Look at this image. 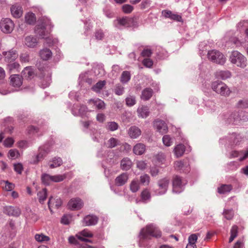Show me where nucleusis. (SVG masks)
<instances>
[{
  "instance_id": "obj_1",
  "label": "nucleus",
  "mask_w": 248,
  "mask_h": 248,
  "mask_svg": "<svg viewBox=\"0 0 248 248\" xmlns=\"http://www.w3.org/2000/svg\"><path fill=\"white\" fill-rule=\"evenodd\" d=\"M41 24H38L35 29V33L41 38H45L46 40V43L49 46L51 45V43L50 42L51 38L47 36L48 31L51 28V23L50 20L47 18H43L41 19Z\"/></svg>"
},
{
  "instance_id": "obj_2",
  "label": "nucleus",
  "mask_w": 248,
  "mask_h": 248,
  "mask_svg": "<svg viewBox=\"0 0 248 248\" xmlns=\"http://www.w3.org/2000/svg\"><path fill=\"white\" fill-rule=\"evenodd\" d=\"M161 232L157 227L153 224H150L145 228L141 230L139 237L140 239H146L148 238L149 236L158 237L161 236Z\"/></svg>"
},
{
  "instance_id": "obj_3",
  "label": "nucleus",
  "mask_w": 248,
  "mask_h": 248,
  "mask_svg": "<svg viewBox=\"0 0 248 248\" xmlns=\"http://www.w3.org/2000/svg\"><path fill=\"white\" fill-rule=\"evenodd\" d=\"M229 60L231 63L236 64L237 66L242 68L246 66V58L238 51H232L230 56Z\"/></svg>"
},
{
  "instance_id": "obj_4",
  "label": "nucleus",
  "mask_w": 248,
  "mask_h": 248,
  "mask_svg": "<svg viewBox=\"0 0 248 248\" xmlns=\"http://www.w3.org/2000/svg\"><path fill=\"white\" fill-rule=\"evenodd\" d=\"M14 23L10 18L3 19L0 23V28L2 32L9 33L12 31L14 28Z\"/></svg>"
},
{
  "instance_id": "obj_5",
  "label": "nucleus",
  "mask_w": 248,
  "mask_h": 248,
  "mask_svg": "<svg viewBox=\"0 0 248 248\" xmlns=\"http://www.w3.org/2000/svg\"><path fill=\"white\" fill-rule=\"evenodd\" d=\"M169 183L170 180L167 178H164L159 180L157 183L159 188L156 192L157 194L162 195L165 194L167 190Z\"/></svg>"
},
{
  "instance_id": "obj_6",
  "label": "nucleus",
  "mask_w": 248,
  "mask_h": 248,
  "mask_svg": "<svg viewBox=\"0 0 248 248\" xmlns=\"http://www.w3.org/2000/svg\"><path fill=\"white\" fill-rule=\"evenodd\" d=\"M154 126L158 132L162 134H165L168 131V126L163 121L155 120L154 122Z\"/></svg>"
},
{
  "instance_id": "obj_7",
  "label": "nucleus",
  "mask_w": 248,
  "mask_h": 248,
  "mask_svg": "<svg viewBox=\"0 0 248 248\" xmlns=\"http://www.w3.org/2000/svg\"><path fill=\"white\" fill-rule=\"evenodd\" d=\"M172 185V192L173 193H179L183 190V186L182 185V180L179 176H175L173 178Z\"/></svg>"
},
{
  "instance_id": "obj_8",
  "label": "nucleus",
  "mask_w": 248,
  "mask_h": 248,
  "mask_svg": "<svg viewBox=\"0 0 248 248\" xmlns=\"http://www.w3.org/2000/svg\"><path fill=\"white\" fill-rule=\"evenodd\" d=\"M72 112L75 116L83 117L87 112V108L84 105H75L72 109Z\"/></svg>"
},
{
  "instance_id": "obj_9",
  "label": "nucleus",
  "mask_w": 248,
  "mask_h": 248,
  "mask_svg": "<svg viewBox=\"0 0 248 248\" xmlns=\"http://www.w3.org/2000/svg\"><path fill=\"white\" fill-rule=\"evenodd\" d=\"M3 212L5 214L9 216L16 217L19 216L21 213L20 210L19 208L11 206L5 207L4 208Z\"/></svg>"
},
{
  "instance_id": "obj_10",
  "label": "nucleus",
  "mask_w": 248,
  "mask_h": 248,
  "mask_svg": "<svg viewBox=\"0 0 248 248\" xmlns=\"http://www.w3.org/2000/svg\"><path fill=\"white\" fill-rule=\"evenodd\" d=\"M83 202L79 198L71 199L68 202L69 208L72 210H77L81 208Z\"/></svg>"
},
{
  "instance_id": "obj_11",
  "label": "nucleus",
  "mask_w": 248,
  "mask_h": 248,
  "mask_svg": "<svg viewBox=\"0 0 248 248\" xmlns=\"http://www.w3.org/2000/svg\"><path fill=\"white\" fill-rule=\"evenodd\" d=\"M11 85L15 87H19L22 84L21 76L17 74H14L10 77Z\"/></svg>"
},
{
  "instance_id": "obj_12",
  "label": "nucleus",
  "mask_w": 248,
  "mask_h": 248,
  "mask_svg": "<svg viewBox=\"0 0 248 248\" xmlns=\"http://www.w3.org/2000/svg\"><path fill=\"white\" fill-rule=\"evenodd\" d=\"M50 151L48 146H44L40 148L39 153L36 156V160L34 161V163H37L41 159H43Z\"/></svg>"
},
{
  "instance_id": "obj_13",
  "label": "nucleus",
  "mask_w": 248,
  "mask_h": 248,
  "mask_svg": "<svg viewBox=\"0 0 248 248\" xmlns=\"http://www.w3.org/2000/svg\"><path fill=\"white\" fill-rule=\"evenodd\" d=\"M3 54L5 57V60L8 62H13L18 57V54L16 51L14 50H11L7 52H4Z\"/></svg>"
},
{
  "instance_id": "obj_14",
  "label": "nucleus",
  "mask_w": 248,
  "mask_h": 248,
  "mask_svg": "<svg viewBox=\"0 0 248 248\" xmlns=\"http://www.w3.org/2000/svg\"><path fill=\"white\" fill-rule=\"evenodd\" d=\"M93 236V234L90 231L85 229L76 235V236L79 240L88 242H91V241L87 238H84V237H92Z\"/></svg>"
},
{
  "instance_id": "obj_15",
  "label": "nucleus",
  "mask_w": 248,
  "mask_h": 248,
  "mask_svg": "<svg viewBox=\"0 0 248 248\" xmlns=\"http://www.w3.org/2000/svg\"><path fill=\"white\" fill-rule=\"evenodd\" d=\"M118 23L122 26L131 27L135 25V21L133 18L127 17L117 19Z\"/></svg>"
},
{
  "instance_id": "obj_16",
  "label": "nucleus",
  "mask_w": 248,
  "mask_h": 248,
  "mask_svg": "<svg viewBox=\"0 0 248 248\" xmlns=\"http://www.w3.org/2000/svg\"><path fill=\"white\" fill-rule=\"evenodd\" d=\"M128 134L131 139H137L141 135V131L137 126H132L129 128Z\"/></svg>"
},
{
  "instance_id": "obj_17",
  "label": "nucleus",
  "mask_w": 248,
  "mask_h": 248,
  "mask_svg": "<svg viewBox=\"0 0 248 248\" xmlns=\"http://www.w3.org/2000/svg\"><path fill=\"white\" fill-rule=\"evenodd\" d=\"M98 218L94 216H87L84 218L83 223L85 226H91L96 224Z\"/></svg>"
},
{
  "instance_id": "obj_18",
  "label": "nucleus",
  "mask_w": 248,
  "mask_h": 248,
  "mask_svg": "<svg viewBox=\"0 0 248 248\" xmlns=\"http://www.w3.org/2000/svg\"><path fill=\"white\" fill-rule=\"evenodd\" d=\"M128 177L126 173H123L117 176L115 180V184L118 186H122L124 185L128 180Z\"/></svg>"
},
{
  "instance_id": "obj_19",
  "label": "nucleus",
  "mask_w": 248,
  "mask_h": 248,
  "mask_svg": "<svg viewBox=\"0 0 248 248\" xmlns=\"http://www.w3.org/2000/svg\"><path fill=\"white\" fill-rule=\"evenodd\" d=\"M62 201L60 198L54 199L53 197H50L48 202V205L50 211H52V207H55L58 208L62 204Z\"/></svg>"
},
{
  "instance_id": "obj_20",
  "label": "nucleus",
  "mask_w": 248,
  "mask_h": 248,
  "mask_svg": "<svg viewBox=\"0 0 248 248\" xmlns=\"http://www.w3.org/2000/svg\"><path fill=\"white\" fill-rule=\"evenodd\" d=\"M138 116L142 118H145L149 115V109L148 107L142 106L139 107L137 109Z\"/></svg>"
},
{
  "instance_id": "obj_21",
  "label": "nucleus",
  "mask_w": 248,
  "mask_h": 248,
  "mask_svg": "<svg viewBox=\"0 0 248 248\" xmlns=\"http://www.w3.org/2000/svg\"><path fill=\"white\" fill-rule=\"evenodd\" d=\"M11 12L14 17L19 18L22 15V8L19 5H14L11 8Z\"/></svg>"
},
{
  "instance_id": "obj_22",
  "label": "nucleus",
  "mask_w": 248,
  "mask_h": 248,
  "mask_svg": "<svg viewBox=\"0 0 248 248\" xmlns=\"http://www.w3.org/2000/svg\"><path fill=\"white\" fill-rule=\"evenodd\" d=\"M145 145L142 143H137L133 147V152L137 155H142L145 151Z\"/></svg>"
},
{
  "instance_id": "obj_23",
  "label": "nucleus",
  "mask_w": 248,
  "mask_h": 248,
  "mask_svg": "<svg viewBox=\"0 0 248 248\" xmlns=\"http://www.w3.org/2000/svg\"><path fill=\"white\" fill-rule=\"evenodd\" d=\"M37 43L36 38L31 36H27L25 39V44L29 47H35L37 45Z\"/></svg>"
},
{
  "instance_id": "obj_24",
  "label": "nucleus",
  "mask_w": 248,
  "mask_h": 248,
  "mask_svg": "<svg viewBox=\"0 0 248 248\" xmlns=\"http://www.w3.org/2000/svg\"><path fill=\"white\" fill-rule=\"evenodd\" d=\"M132 165V161L128 157L123 158L121 161V167L123 170H129Z\"/></svg>"
},
{
  "instance_id": "obj_25",
  "label": "nucleus",
  "mask_w": 248,
  "mask_h": 248,
  "mask_svg": "<svg viewBox=\"0 0 248 248\" xmlns=\"http://www.w3.org/2000/svg\"><path fill=\"white\" fill-rule=\"evenodd\" d=\"M89 103L93 104L96 106V108L99 109H104L105 108V104L104 102L98 98L95 99H90Z\"/></svg>"
},
{
  "instance_id": "obj_26",
  "label": "nucleus",
  "mask_w": 248,
  "mask_h": 248,
  "mask_svg": "<svg viewBox=\"0 0 248 248\" xmlns=\"http://www.w3.org/2000/svg\"><path fill=\"white\" fill-rule=\"evenodd\" d=\"M40 56L43 60H47L52 56V52L50 49L48 48H44L40 50Z\"/></svg>"
},
{
  "instance_id": "obj_27",
  "label": "nucleus",
  "mask_w": 248,
  "mask_h": 248,
  "mask_svg": "<svg viewBox=\"0 0 248 248\" xmlns=\"http://www.w3.org/2000/svg\"><path fill=\"white\" fill-rule=\"evenodd\" d=\"M232 189V185H221L218 188V192L220 194H227L229 193Z\"/></svg>"
},
{
  "instance_id": "obj_28",
  "label": "nucleus",
  "mask_w": 248,
  "mask_h": 248,
  "mask_svg": "<svg viewBox=\"0 0 248 248\" xmlns=\"http://www.w3.org/2000/svg\"><path fill=\"white\" fill-rule=\"evenodd\" d=\"M106 84L105 80L99 81L92 87V90L97 93H100Z\"/></svg>"
},
{
  "instance_id": "obj_29",
  "label": "nucleus",
  "mask_w": 248,
  "mask_h": 248,
  "mask_svg": "<svg viewBox=\"0 0 248 248\" xmlns=\"http://www.w3.org/2000/svg\"><path fill=\"white\" fill-rule=\"evenodd\" d=\"M185 151V146L180 144L177 145L174 149V152L177 157L181 156Z\"/></svg>"
},
{
  "instance_id": "obj_30",
  "label": "nucleus",
  "mask_w": 248,
  "mask_h": 248,
  "mask_svg": "<svg viewBox=\"0 0 248 248\" xmlns=\"http://www.w3.org/2000/svg\"><path fill=\"white\" fill-rule=\"evenodd\" d=\"M62 163V161L60 157H54L52 161H50L49 164L50 168H57L60 166Z\"/></svg>"
},
{
  "instance_id": "obj_31",
  "label": "nucleus",
  "mask_w": 248,
  "mask_h": 248,
  "mask_svg": "<svg viewBox=\"0 0 248 248\" xmlns=\"http://www.w3.org/2000/svg\"><path fill=\"white\" fill-rule=\"evenodd\" d=\"M153 94V91L150 88H146L142 92L141 98L143 100H149Z\"/></svg>"
},
{
  "instance_id": "obj_32",
  "label": "nucleus",
  "mask_w": 248,
  "mask_h": 248,
  "mask_svg": "<svg viewBox=\"0 0 248 248\" xmlns=\"http://www.w3.org/2000/svg\"><path fill=\"white\" fill-rule=\"evenodd\" d=\"M131 78V74L130 72L124 71L123 72L120 81L123 84L127 83Z\"/></svg>"
},
{
  "instance_id": "obj_33",
  "label": "nucleus",
  "mask_w": 248,
  "mask_h": 248,
  "mask_svg": "<svg viewBox=\"0 0 248 248\" xmlns=\"http://www.w3.org/2000/svg\"><path fill=\"white\" fill-rule=\"evenodd\" d=\"M25 21L29 24H33L36 21V17L34 14L32 13H28L26 14Z\"/></svg>"
},
{
  "instance_id": "obj_34",
  "label": "nucleus",
  "mask_w": 248,
  "mask_h": 248,
  "mask_svg": "<svg viewBox=\"0 0 248 248\" xmlns=\"http://www.w3.org/2000/svg\"><path fill=\"white\" fill-rule=\"evenodd\" d=\"M140 189V184L138 180L134 179L132 181L130 184V189L133 192H137Z\"/></svg>"
},
{
  "instance_id": "obj_35",
  "label": "nucleus",
  "mask_w": 248,
  "mask_h": 248,
  "mask_svg": "<svg viewBox=\"0 0 248 248\" xmlns=\"http://www.w3.org/2000/svg\"><path fill=\"white\" fill-rule=\"evenodd\" d=\"M238 228L236 225H233L231 230V236L229 240V242L231 243L234 239L238 234Z\"/></svg>"
},
{
  "instance_id": "obj_36",
  "label": "nucleus",
  "mask_w": 248,
  "mask_h": 248,
  "mask_svg": "<svg viewBox=\"0 0 248 248\" xmlns=\"http://www.w3.org/2000/svg\"><path fill=\"white\" fill-rule=\"evenodd\" d=\"M37 195L39 202L41 203H43L46 200L47 197L46 189H43L41 191L38 193Z\"/></svg>"
},
{
  "instance_id": "obj_37",
  "label": "nucleus",
  "mask_w": 248,
  "mask_h": 248,
  "mask_svg": "<svg viewBox=\"0 0 248 248\" xmlns=\"http://www.w3.org/2000/svg\"><path fill=\"white\" fill-rule=\"evenodd\" d=\"M126 105L128 107H132L136 103V97L134 95H128L125 98Z\"/></svg>"
},
{
  "instance_id": "obj_38",
  "label": "nucleus",
  "mask_w": 248,
  "mask_h": 248,
  "mask_svg": "<svg viewBox=\"0 0 248 248\" xmlns=\"http://www.w3.org/2000/svg\"><path fill=\"white\" fill-rule=\"evenodd\" d=\"M141 198L143 202H146L150 199L151 194L148 189H145L142 191L141 193Z\"/></svg>"
},
{
  "instance_id": "obj_39",
  "label": "nucleus",
  "mask_w": 248,
  "mask_h": 248,
  "mask_svg": "<svg viewBox=\"0 0 248 248\" xmlns=\"http://www.w3.org/2000/svg\"><path fill=\"white\" fill-rule=\"evenodd\" d=\"M42 182L46 185H49L52 182L51 175L48 174H43L41 177Z\"/></svg>"
},
{
  "instance_id": "obj_40",
  "label": "nucleus",
  "mask_w": 248,
  "mask_h": 248,
  "mask_svg": "<svg viewBox=\"0 0 248 248\" xmlns=\"http://www.w3.org/2000/svg\"><path fill=\"white\" fill-rule=\"evenodd\" d=\"M119 141L117 139L111 138L108 141L107 143V146L108 148H112L116 146L118 144H119Z\"/></svg>"
},
{
  "instance_id": "obj_41",
  "label": "nucleus",
  "mask_w": 248,
  "mask_h": 248,
  "mask_svg": "<svg viewBox=\"0 0 248 248\" xmlns=\"http://www.w3.org/2000/svg\"><path fill=\"white\" fill-rule=\"evenodd\" d=\"M118 127L119 125L118 124L115 122H108L106 125L107 129L111 131L116 130L118 129Z\"/></svg>"
},
{
  "instance_id": "obj_42",
  "label": "nucleus",
  "mask_w": 248,
  "mask_h": 248,
  "mask_svg": "<svg viewBox=\"0 0 248 248\" xmlns=\"http://www.w3.org/2000/svg\"><path fill=\"white\" fill-rule=\"evenodd\" d=\"M21 74L25 78H30L33 75V72L31 68L27 67L22 71Z\"/></svg>"
},
{
  "instance_id": "obj_43",
  "label": "nucleus",
  "mask_w": 248,
  "mask_h": 248,
  "mask_svg": "<svg viewBox=\"0 0 248 248\" xmlns=\"http://www.w3.org/2000/svg\"><path fill=\"white\" fill-rule=\"evenodd\" d=\"M19 64L16 62H9V63L7 65L8 69L10 72H12L13 71L15 70L18 71L19 69Z\"/></svg>"
},
{
  "instance_id": "obj_44",
  "label": "nucleus",
  "mask_w": 248,
  "mask_h": 248,
  "mask_svg": "<svg viewBox=\"0 0 248 248\" xmlns=\"http://www.w3.org/2000/svg\"><path fill=\"white\" fill-rule=\"evenodd\" d=\"M231 91L228 87L224 85L220 88V94L224 96H227L231 93Z\"/></svg>"
},
{
  "instance_id": "obj_45",
  "label": "nucleus",
  "mask_w": 248,
  "mask_h": 248,
  "mask_svg": "<svg viewBox=\"0 0 248 248\" xmlns=\"http://www.w3.org/2000/svg\"><path fill=\"white\" fill-rule=\"evenodd\" d=\"M218 77L222 79H226L231 77V73L229 71H221L218 73Z\"/></svg>"
},
{
  "instance_id": "obj_46",
  "label": "nucleus",
  "mask_w": 248,
  "mask_h": 248,
  "mask_svg": "<svg viewBox=\"0 0 248 248\" xmlns=\"http://www.w3.org/2000/svg\"><path fill=\"white\" fill-rule=\"evenodd\" d=\"M66 178V176L64 174L63 175H51V179L52 182H60L62 181Z\"/></svg>"
},
{
  "instance_id": "obj_47",
  "label": "nucleus",
  "mask_w": 248,
  "mask_h": 248,
  "mask_svg": "<svg viewBox=\"0 0 248 248\" xmlns=\"http://www.w3.org/2000/svg\"><path fill=\"white\" fill-rule=\"evenodd\" d=\"M163 144L166 146H170L172 143V140L169 135H166L162 138Z\"/></svg>"
},
{
  "instance_id": "obj_48",
  "label": "nucleus",
  "mask_w": 248,
  "mask_h": 248,
  "mask_svg": "<svg viewBox=\"0 0 248 248\" xmlns=\"http://www.w3.org/2000/svg\"><path fill=\"white\" fill-rule=\"evenodd\" d=\"M35 238L38 242H45L49 240L50 238L48 236L45 235L43 234H37L35 235Z\"/></svg>"
},
{
  "instance_id": "obj_49",
  "label": "nucleus",
  "mask_w": 248,
  "mask_h": 248,
  "mask_svg": "<svg viewBox=\"0 0 248 248\" xmlns=\"http://www.w3.org/2000/svg\"><path fill=\"white\" fill-rule=\"evenodd\" d=\"M185 167L184 163L182 161H177L174 163V168L178 170H182L184 171Z\"/></svg>"
},
{
  "instance_id": "obj_50",
  "label": "nucleus",
  "mask_w": 248,
  "mask_h": 248,
  "mask_svg": "<svg viewBox=\"0 0 248 248\" xmlns=\"http://www.w3.org/2000/svg\"><path fill=\"white\" fill-rule=\"evenodd\" d=\"M217 51L215 50L209 51L208 53V59L214 62H216L217 61Z\"/></svg>"
},
{
  "instance_id": "obj_51",
  "label": "nucleus",
  "mask_w": 248,
  "mask_h": 248,
  "mask_svg": "<svg viewBox=\"0 0 248 248\" xmlns=\"http://www.w3.org/2000/svg\"><path fill=\"white\" fill-rule=\"evenodd\" d=\"M114 93L118 95H122L124 93V87L119 84L116 85L114 89Z\"/></svg>"
},
{
  "instance_id": "obj_52",
  "label": "nucleus",
  "mask_w": 248,
  "mask_h": 248,
  "mask_svg": "<svg viewBox=\"0 0 248 248\" xmlns=\"http://www.w3.org/2000/svg\"><path fill=\"white\" fill-rule=\"evenodd\" d=\"M140 181L142 184L148 185L150 182V177L147 174H144L140 177Z\"/></svg>"
},
{
  "instance_id": "obj_53",
  "label": "nucleus",
  "mask_w": 248,
  "mask_h": 248,
  "mask_svg": "<svg viewBox=\"0 0 248 248\" xmlns=\"http://www.w3.org/2000/svg\"><path fill=\"white\" fill-rule=\"evenodd\" d=\"M155 158L158 163L163 164L165 161V155L163 153H159L155 156Z\"/></svg>"
},
{
  "instance_id": "obj_54",
  "label": "nucleus",
  "mask_w": 248,
  "mask_h": 248,
  "mask_svg": "<svg viewBox=\"0 0 248 248\" xmlns=\"http://www.w3.org/2000/svg\"><path fill=\"white\" fill-rule=\"evenodd\" d=\"M122 9L124 13L129 14L133 11V7L129 4H124L123 6Z\"/></svg>"
},
{
  "instance_id": "obj_55",
  "label": "nucleus",
  "mask_w": 248,
  "mask_h": 248,
  "mask_svg": "<svg viewBox=\"0 0 248 248\" xmlns=\"http://www.w3.org/2000/svg\"><path fill=\"white\" fill-rule=\"evenodd\" d=\"M9 155L12 158H17L19 155L18 151L16 149H11L9 151Z\"/></svg>"
},
{
  "instance_id": "obj_56",
  "label": "nucleus",
  "mask_w": 248,
  "mask_h": 248,
  "mask_svg": "<svg viewBox=\"0 0 248 248\" xmlns=\"http://www.w3.org/2000/svg\"><path fill=\"white\" fill-rule=\"evenodd\" d=\"M238 107L241 108H248V100H240L238 103Z\"/></svg>"
},
{
  "instance_id": "obj_57",
  "label": "nucleus",
  "mask_w": 248,
  "mask_h": 248,
  "mask_svg": "<svg viewBox=\"0 0 248 248\" xmlns=\"http://www.w3.org/2000/svg\"><path fill=\"white\" fill-rule=\"evenodd\" d=\"M226 61V58L222 53H218V64H224Z\"/></svg>"
},
{
  "instance_id": "obj_58",
  "label": "nucleus",
  "mask_w": 248,
  "mask_h": 248,
  "mask_svg": "<svg viewBox=\"0 0 248 248\" xmlns=\"http://www.w3.org/2000/svg\"><path fill=\"white\" fill-rule=\"evenodd\" d=\"M142 63L145 66L151 68L153 64V62L150 59L146 58L143 60Z\"/></svg>"
},
{
  "instance_id": "obj_59",
  "label": "nucleus",
  "mask_w": 248,
  "mask_h": 248,
  "mask_svg": "<svg viewBox=\"0 0 248 248\" xmlns=\"http://www.w3.org/2000/svg\"><path fill=\"white\" fill-rule=\"evenodd\" d=\"M14 142V140L11 138H8L4 141V145L7 147H11Z\"/></svg>"
},
{
  "instance_id": "obj_60",
  "label": "nucleus",
  "mask_w": 248,
  "mask_h": 248,
  "mask_svg": "<svg viewBox=\"0 0 248 248\" xmlns=\"http://www.w3.org/2000/svg\"><path fill=\"white\" fill-rule=\"evenodd\" d=\"M197 236L196 234H192L188 237V243L192 245H195V243L197 240Z\"/></svg>"
},
{
  "instance_id": "obj_61",
  "label": "nucleus",
  "mask_w": 248,
  "mask_h": 248,
  "mask_svg": "<svg viewBox=\"0 0 248 248\" xmlns=\"http://www.w3.org/2000/svg\"><path fill=\"white\" fill-rule=\"evenodd\" d=\"M20 60L22 62H26L29 61V55L26 53H22L20 56Z\"/></svg>"
},
{
  "instance_id": "obj_62",
  "label": "nucleus",
  "mask_w": 248,
  "mask_h": 248,
  "mask_svg": "<svg viewBox=\"0 0 248 248\" xmlns=\"http://www.w3.org/2000/svg\"><path fill=\"white\" fill-rule=\"evenodd\" d=\"M14 170L19 174H21L23 170V166L21 163L15 164L14 165Z\"/></svg>"
},
{
  "instance_id": "obj_63",
  "label": "nucleus",
  "mask_w": 248,
  "mask_h": 248,
  "mask_svg": "<svg viewBox=\"0 0 248 248\" xmlns=\"http://www.w3.org/2000/svg\"><path fill=\"white\" fill-rule=\"evenodd\" d=\"M152 51L150 49H144L142 51L141 55L143 57H149L151 56L152 54Z\"/></svg>"
},
{
  "instance_id": "obj_64",
  "label": "nucleus",
  "mask_w": 248,
  "mask_h": 248,
  "mask_svg": "<svg viewBox=\"0 0 248 248\" xmlns=\"http://www.w3.org/2000/svg\"><path fill=\"white\" fill-rule=\"evenodd\" d=\"M136 164L137 168L140 170H143L146 167V164L143 161H138Z\"/></svg>"
}]
</instances>
